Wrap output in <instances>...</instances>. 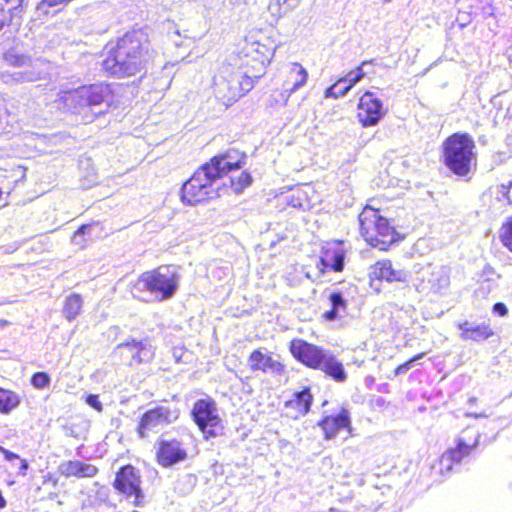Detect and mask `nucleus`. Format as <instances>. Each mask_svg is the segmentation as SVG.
I'll list each match as a JSON object with an SVG mask.
<instances>
[{"label":"nucleus","instance_id":"nucleus-1","mask_svg":"<svg viewBox=\"0 0 512 512\" xmlns=\"http://www.w3.org/2000/svg\"><path fill=\"white\" fill-rule=\"evenodd\" d=\"M103 70L111 76L126 77L140 72L150 59L149 43L142 31H131L106 45Z\"/></svg>","mask_w":512,"mask_h":512},{"label":"nucleus","instance_id":"nucleus-2","mask_svg":"<svg viewBox=\"0 0 512 512\" xmlns=\"http://www.w3.org/2000/svg\"><path fill=\"white\" fill-rule=\"evenodd\" d=\"M268 50L264 45L256 44L254 49L258 56L254 59L256 65L253 71L243 70L237 62L224 63L214 76V93L216 98L225 105H229L242 97L253 88L254 79L260 78L265 73L266 66L270 63L271 54L261 51ZM237 61V59H235Z\"/></svg>","mask_w":512,"mask_h":512},{"label":"nucleus","instance_id":"nucleus-3","mask_svg":"<svg viewBox=\"0 0 512 512\" xmlns=\"http://www.w3.org/2000/svg\"><path fill=\"white\" fill-rule=\"evenodd\" d=\"M56 103L74 113L85 114L90 111L97 116L103 114L114 103V90L111 84L98 83L82 86L74 90L61 91Z\"/></svg>","mask_w":512,"mask_h":512},{"label":"nucleus","instance_id":"nucleus-4","mask_svg":"<svg viewBox=\"0 0 512 512\" xmlns=\"http://www.w3.org/2000/svg\"><path fill=\"white\" fill-rule=\"evenodd\" d=\"M178 275L174 268L161 266L155 270L143 273L132 286V295L143 301H148V293L159 301L173 297L178 288Z\"/></svg>","mask_w":512,"mask_h":512},{"label":"nucleus","instance_id":"nucleus-5","mask_svg":"<svg viewBox=\"0 0 512 512\" xmlns=\"http://www.w3.org/2000/svg\"><path fill=\"white\" fill-rule=\"evenodd\" d=\"M473 138L467 133L450 135V173L468 182L477 170V153Z\"/></svg>","mask_w":512,"mask_h":512},{"label":"nucleus","instance_id":"nucleus-6","mask_svg":"<svg viewBox=\"0 0 512 512\" xmlns=\"http://www.w3.org/2000/svg\"><path fill=\"white\" fill-rule=\"evenodd\" d=\"M217 169L207 167L203 164L191 177L187 180L181 189V199L184 203L195 205L208 199L218 196L217 188L214 187L218 178L214 175Z\"/></svg>","mask_w":512,"mask_h":512},{"label":"nucleus","instance_id":"nucleus-7","mask_svg":"<svg viewBox=\"0 0 512 512\" xmlns=\"http://www.w3.org/2000/svg\"><path fill=\"white\" fill-rule=\"evenodd\" d=\"M5 61L14 67L23 68L20 71L5 72L2 77L7 84H18L25 82H35L41 78V71L38 69V63L23 54H17L10 50L4 54Z\"/></svg>","mask_w":512,"mask_h":512},{"label":"nucleus","instance_id":"nucleus-8","mask_svg":"<svg viewBox=\"0 0 512 512\" xmlns=\"http://www.w3.org/2000/svg\"><path fill=\"white\" fill-rule=\"evenodd\" d=\"M179 418V409L170 405H159L146 411L138 425L140 438L148 436L149 432H158L165 426L175 422Z\"/></svg>","mask_w":512,"mask_h":512},{"label":"nucleus","instance_id":"nucleus-9","mask_svg":"<svg viewBox=\"0 0 512 512\" xmlns=\"http://www.w3.org/2000/svg\"><path fill=\"white\" fill-rule=\"evenodd\" d=\"M113 354L118 356L128 365L148 363L155 355V349L148 338L136 340L131 338L118 344Z\"/></svg>","mask_w":512,"mask_h":512},{"label":"nucleus","instance_id":"nucleus-10","mask_svg":"<svg viewBox=\"0 0 512 512\" xmlns=\"http://www.w3.org/2000/svg\"><path fill=\"white\" fill-rule=\"evenodd\" d=\"M191 414L194 422L207 437L216 435L221 419L214 400L210 398L197 400Z\"/></svg>","mask_w":512,"mask_h":512},{"label":"nucleus","instance_id":"nucleus-11","mask_svg":"<svg viewBox=\"0 0 512 512\" xmlns=\"http://www.w3.org/2000/svg\"><path fill=\"white\" fill-rule=\"evenodd\" d=\"M114 488L128 498L133 497V504L140 506L143 503L144 494L141 490V477L132 465H125L116 473Z\"/></svg>","mask_w":512,"mask_h":512},{"label":"nucleus","instance_id":"nucleus-12","mask_svg":"<svg viewBox=\"0 0 512 512\" xmlns=\"http://www.w3.org/2000/svg\"><path fill=\"white\" fill-rule=\"evenodd\" d=\"M358 110L359 121L364 127L376 125L385 115L382 101L370 91L361 96Z\"/></svg>","mask_w":512,"mask_h":512},{"label":"nucleus","instance_id":"nucleus-13","mask_svg":"<svg viewBox=\"0 0 512 512\" xmlns=\"http://www.w3.org/2000/svg\"><path fill=\"white\" fill-rule=\"evenodd\" d=\"M290 352L301 363L310 368L318 369L328 350L302 339H293L290 342Z\"/></svg>","mask_w":512,"mask_h":512},{"label":"nucleus","instance_id":"nucleus-14","mask_svg":"<svg viewBox=\"0 0 512 512\" xmlns=\"http://www.w3.org/2000/svg\"><path fill=\"white\" fill-rule=\"evenodd\" d=\"M370 277L385 280L389 283H407L410 278V272L402 268L399 264H393L390 260L384 259L377 261L370 268Z\"/></svg>","mask_w":512,"mask_h":512},{"label":"nucleus","instance_id":"nucleus-15","mask_svg":"<svg viewBox=\"0 0 512 512\" xmlns=\"http://www.w3.org/2000/svg\"><path fill=\"white\" fill-rule=\"evenodd\" d=\"M244 155L235 149L228 150L224 154L214 156L210 162L205 163L207 167L217 169L214 174L218 179L232 170H237L242 167Z\"/></svg>","mask_w":512,"mask_h":512},{"label":"nucleus","instance_id":"nucleus-16","mask_svg":"<svg viewBox=\"0 0 512 512\" xmlns=\"http://www.w3.org/2000/svg\"><path fill=\"white\" fill-rule=\"evenodd\" d=\"M158 462L163 467H171L187 458L186 450L181 442L173 440H162L159 443L157 452Z\"/></svg>","mask_w":512,"mask_h":512},{"label":"nucleus","instance_id":"nucleus-17","mask_svg":"<svg viewBox=\"0 0 512 512\" xmlns=\"http://www.w3.org/2000/svg\"><path fill=\"white\" fill-rule=\"evenodd\" d=\"M286 80L284 82V91L280 94L283 99V105H286L289 96L297 89L302 87L308 77L306 69L299 63H290L285 68Z\"/></svg>","mask_w":512,"mask_h":512},{"label":"nucleus","instance_id":"nucleus-18","mask_svg":"<svg viewBox=\"0 0 512 512\" xmlns=\"http://www.w3.org/2000/svg\"><path fill=\"white\" fill-rule=\"evenodd\" d=\"M382 218L379 211L371 207H365L359 215L360 233L371 246L379 245L375 235Z\"/></svg>","mask_w":512,"mask_h":512},{"label":"nucleus","instance_id":"nucleus-19","mask_svg":"<svg viewBox=\"0 0 512 512\" xmlns=\"http://www.w3.org/2000/svg\"><path fill=\"white\" fill-rule=\"evenodd\" d=\"M248 364L253 371H262L275 375H282L285 371L283 364L268 353H263L260 349L254 350L250 354Z\"/></svg>","mask_w":512,"mask_h":512},{"label":"nucleus","instance_id":"nucleus-20","mask_svg":"<svg viewBox=\"0 0 512 512\" xmlns=\"http://www.w3.org/2000/svg\"><path fill=\"white\" fill-rule=\"evenodd\" d=\"M318 425L323 429L326 439L334 438L339 430L350 427V415L348 410L342 409L336 416H327Z\"/></svg>","mask_w":512,"mask_h":512},{"label":"nucleus","instance_id":"nucleus-21","mask_svg":"<svg viewBox=\"0 0 512 512\" xmlns=\"http://www.w3.org/2000/svg\"><path fill=\"white\" fill-rule=\"evenodd\" d=\"M62 475L66 477H94L98 473V468L92 464L83 463L81 461H67L59 467Z\"/></svg>","mask_w":512,"mask_h":512},{"label":"nucleus","instance_id":"nucleus-22","mask_svg":"<svg viewBox=\"0 0 512 512\" xmlns=\"http://www.w3.org/2000/svg\"><path fill=\"white\" fill-rule=\"evenodd\" d=\"M459 329L461 330V337L463 339H470L477 342L484 341L494 334L493 330L486 323L475 324L466 321L459 324Z\"/></svg>","mask_w":512,"mask_h":512},{"label":"nucleus","instance_id":"nucleus-23","mask_svg":"<svg viewBox=\"0 0 512 512\" xmlns=\"http://www.w3.org/2000/svg\"><path fill=\"white\" fill-rule=\"evenodd\" d=\"M318 369L322 370L327 376L336 382H344L347 379L342 362H340L330 351L323 358Z\"/></svg>","mask_w":512,"mask_h":512},{"label":"nucleus","instance_id":"nucleus-24","mask_svg":"<svg viewBox=\"0 0 512 512\" xmlns=\"http://www.w3.org/2000/svg\"><path fill=\"white\" fill-rule=\"evenodd\" d=\"M21 7L22 0H0V30L19 16Z\"/></svg>","mask_w":512,"mask_h":512},{"label":"nucleus","instance_id":"nucleus-25","mask_svg":"<svg viewBox=\"0 0 512 512\" xmlns=\"http://www.w3.org/2000/svg\"><path fill=\"white\" fill-rule=\"evenodd\" d=\"M468 431H463L461 437L457 441V447L450 449V462L460 463L464 458L469 456L470 451L477 446L478 436H475L472 441H466V434Z\"/></svg>","mask_w":512,"mask_h":512},{"label":"nucleus","instance_id":"nucleus-26","mask_svg":"<svg viewBox=\"0 0 512 512\" xmlns=\"http://www.w3.org/2000/svg\"><path fill=\"white\" fill-rule=\"evenodd\" d=\"M313 402V396L309 388H304L302 391L296 392L294 398L286 401L287 408H295L301 415H306L310 411Z\"/></svg>","mask_w":512,"mask_h":512},{"label":"nucleus","instance_id":"nucleus-27","mask_svg":"<svg viewBox=\"0 0 512 512\" xmlns=\"http://www.w3.org/2000/svg\"><path fill=\"white\" fill-rule=\"evenodd\" d=\"M301 0H271L268 11L275 20H279L287 13L294 10Z\"/></svg>","mask_w":512,"mask_h":512},{"label":"nucleus","instance_id":"nucleus-28","mask_svg":"<svg viewBox=\"0 0 512 512\" xmlns=\"http://www.w3.org/2000/svg\"><path fill=\"white\" fill-rule=\"evenodd\" d=\"M375 238L379 245L376 246L380 250H385L394 241V228L389 224L386 218H382L378 224Z\"/></svg>","mask_w":512,"mask_h":512},{"label":"nucleus","instance_id":"nucleus-29","mask_svg":"<svg viewBox=\"0 0 512 512\" xmlns=\"http://www.w3.org/2000/svg\"><path fill=\"white\" fill-rule=\"evenodd\" d=\"M331 303V309L324 313V318L328 321H334L337 318L342 317L346 312V301L342 294L334 292L329 297Z\"/></svg>","mask_w":512,"mask_h":512},{"label":"nucleus","instance_id":"nucleus-30","mask_svg":"<svg viewBox=\"0 0 512 512\" xmlns=\"http://www.w3.org/2000/svg\"><path fill=\"white\" fill-rule=\"evenodd\" d=\"M83 305L82 297L79 294H71L66 297L63 306V315L68 321L74 320L81 312Z\"/></svg>","mask_w":512,"mask_h":512},{"label":"nucleus","instance_id":"nucleus-31","mask_svg":"<svg viewBox=\"0 0 512 512\" xmlns=\"http://www.w3.org/2000/svg\"><path fill=\"white\" fill-rule=\"evenodd\" d=\"M321 263L324 267H331L336 272L342 271L344 267V254L339 250H328L321 257Z\"/></svg>","mask_w":512,"mask_h":512},{"label":"nucleus","instance_id":"nucleus-32","mask_svg":"<svg viewBox=\"0 0 512 512\" xmlns=\"http://www.w3.org/2000/svg\"><path fill=\"white\" fill-rule=\"evenodd\" d=\"M20 403L18 395L10 390L0 388V412L7 414Z\"/></svg>","mask_w":512,"mask_h":512},{"label":"nucleus","instance_id":"nucleus-33","mask_svg":"<svg viewBox=\"0 0 512 512\" xmlns=\"http://www.w3.org/2000/svg\"><path fill=\"white\" fill-rule=\"evenodd\" d=\"M500 240L504 247L512 252V217L502 224L500 229Z\"/></svg>","mask_w":512,"mask_h":512},{"label":"nucleus","instance_id":"nucleus-34","mask_svg":"<svg viewBox=\"0 0 512 512\" xmlns=\"http://www.w3.org/2000/svg\"><path fill=\"white\" fill-rule=\"evenodd\" d=\"M252 182V177L247 172H242L238 177L237 181L231 179V184L236 192L242 191L244 188L249 186Z\"/></svg>","mask_w":512,"mask_h":512},{"label":"nucleus","instance_id":"nucleus-35","mask_svg":"<svg viewBox=\"0 0 512 512\" xmlns=\"http://www.w3.org/2000/svg\"><path fill=\"white\" fill-rule=\"evenodd\" d=\"M50 383V377L45 372L34 373L31 378V384L37 389H43Z\"/></svg>","mask_w":512,"mask_h":512},{"label":"nucleus","instance_id":"nucleus-36","mask_svg":"<svg viewBox=\"0 0 512 512\" xmlns=\"http://www.w3.org/2000/svg\"><path fill=\"white\" fill-rule=\"evenodd\" d=\"M342 82L347 85L344 86L343 90L337 91L338 94H347V92L360 81V78L356 75V73L353 71H350L344 78L341 79Z\"/></svg>","mask_w":512,"mask_h":512},{"label":"nucleus","instance_id":"nucleus-37","mask_svg":"<svg viewBox=\"0 0 512 512\" xmlns=\"http://www.w3.org/2000/svg\"><path fill=\"white\" fill-rule=\"evenodd\" d=\"M424 353H420L414 357H412L411 359H409L408 361H406L405 363L399 365L396 369H395V375H401V374H405L409 369L412 368L413 364L424 357Z\"/></svg>","mask_w":512,"mask_h":512},{"label":"nucleus","instance_id":"nucleus-38","mask_svg":"<svg viewBox=\"0 0 512 512\" xmlns=\"http://www.w3.org/2000/svg\"><path fill=\"white\" fill-rule=\"evenodd\" d=\"M345 85L346 84L344 82H342V80L340 79L337 83H335L334 85H332L331 87H329L326 90L325 96L326 97H334V98H338V97L344 96L345 94H338V92H336V91L343 90Z\"/></svg>","mask_w":512,"mask_h":512},{"label":"nucleus","instance_id":"nucleus-39","mask_svg":"<svg viewBox=\"0 0 512 512\" xmlns=\"http://www.w3.org/2000/svg\"><path fill=\"white\" fill-rule=\"evenodd\" d=\"M373 60H370V61H364L362 62V64L357 67L354 72L356 73V75L358 76V78H360V80L365 77L367 74H370V73H373L374 71H365V68L367 67H372L373 65Z\"/></svg>","mask_w":512,"mask_h":512},{"label":"nucleus","instance_id":"nucleus-40","mask_svg":"<svg viewBox=\"0 0 512 512\" xmlns=\"http://www.w3.org/2000/svg\"><path fill=\"white\" fill-rule=\"evenodd\" d=\"M86 403L95 410H97L98 412H101L103 409L102 403L100 402L98 395H88L86 398Z\"/></svg>","mask_w":512,"mask_h":512},{"label":"nucleus","instance_id":"nucleus-41","mask_svg":"<svg viewBox=\"0 0 512 512\" xmlns=\"http://www.w3.org/2000/svg\"><path fill=\"white\" fill-rule=\"evenodd\" d=\"M493 312L499 316H505L508 313V309L504 303L498 302L494 304Z\"/></svg>","mask_w":512,"mask_h":512},{"label":"nucleus","instance_id":"nucleus-42","mask_svg":"<svg viewBox=\"0 0 512 512\" xmlns=\"http://www.w3.org/2000/svg\"><path fill=\"white\" fill-rule=\"evenodd\" d=\"M0 452L4 455L5 460L12 461L20 459V456L0 446Z\"/></svg>","mask_w":512,"mask_h":512},{"label":"nucleus","instance_id":"nucleus-43","mask_svg":"<svg viewBox=\"0 0 512 512\" xmlns=\"http://www.w3.org/2000/svg\"><path fill=\"white\" fill-rule=\"evenodd\" d=\"M442 162L448 167V138L442 142Z\"/></svg>","mask_w":512,"mask_h":512},{"label":"nucleus","instance_id":"nucleus-44","mask_svg":"<svg viewBox=\"0 0 512 512\" xmlns=\"http://www.w3.org/2000/svg\"><path fill=\"white\" fill-rule=\"evenodd\" d=\"M90 230V225H82L78 228V230L74 233L73 241L77 242V239L87 233V231Z\"/></svg>","mask_w":512,"mask_h":512},{"label":"nucleus","instance_id":"nucleus-45","mask_svg":"<svg viewBox=\"0 0 512 512\" xmlns=\"http://www.w3.org/2000/svg\"><path fill=\"white\" fill-rule=\"evenodd\" d=\"M19 462H20V466H19V471L18 473L22 476H25L26 475V472L29 468V464L28 462L25 460V459H18Z\"/></svg>","mask_w":512,"mask_h":512},{"label":"nucleus","instance_id":"nucleus-46","mask_svg":"<svg viewBox=\"0 0 512 512\" xmlns=\"http://www.w3.org/2000/svg\"><path fill=\"white\" fill-rule=\"evenodd\" d=\"M206 7L212 10H220L221 5L219 0H207Z\"/></svg>","mask_w":512,"mask_h":512},{"label":"nucleus","instance_id":"nucleus-47","mask_svg":"<svg viewBox=\"0 0 512 512\" xmlns=\"http://www.w3.org/2000/svg\"><path fill=\"white\" fill-rule=\"evenodd\" d=\"M171 40L174 42V44L176 46H182L183 45V42L180 41L178 38L181 37V34L179 32V30H175L173 33H171Z\"/></svg>","mask_w":512,"mask_h":512},{"label":"nucleus","instance_id":"nucleus-48","mask_svg":"<svg viewBox=\"0 0 512 512\" xmlns=\"http://www.w3.org/2000/svg\"><path fill=\"white\" fill-rule=\"evenodd\" d=\"M64 430H65V435L70 436V437H77V435L74 432V429L72 427L65 426Z\"/></svg>","mask_w":512,"mask_h":512},{"label":"nucleus","instance_id":"nucleus-49","mask_svg":"<svg viewBox=\"0 0 512 512\" xmlns=\"http://www.w3.org/2000/svg\"><path fill=\"white\" fill-rule=\"evenodd\" d=\"M196 478L193 475H185L180 481H185L187 483L195 482Z\"/></svg>","mask_w":512,"mask_h":512},{"label":"nucleus","instance_id":"nucleus-50","mask_svg":"<svg viewBox=\"0 0 512 512\" xmlns=\"http://www.w3.org/2000/svg\"><path fill=\"white\" fill-rule=\"evenodd\" d=\"M468 416H473L475 418H486L487 415L484 414V413H480V414H467Z\"/></svg>","mask_w":512,"mask_h":512},{"label":"nucleus","instance_id":"nucleus-51","mask_svg":"<svg viewBox=\"0 0 512 512\" xmlns=\"http://www.w3.org/2000/svg\"><path fill=\"white\" fill-rule=\"evenodd\" d=\"M5 199L3 198V192L0 190V208L5 205Z\"/></svg>","mask_w":512,"mask_h":512},{"label":"nucleus","instance_id":"nucleus-52","mask_svg":"<svg viewBox=\"0 0 512 512\" xmlns=\"http://www.w3.org/2000/svg\"><path fill=\"white\" fill-rule=\"evenodd\" d=\"M507 53H508L509 61L512 64V45L508 48Z\"/></svg>","mask_w":512,"mask_h":512},{"label":"nucleus","instance_id":"nucleus-53","mask_svg":"<svg viewBox=\"0 0 512 512\" xmlns=\"http://www.w3.org/2000/svg\"><path fill=\"white\" fill-rule=\"evenodd\" d=\"M8 324V321L6 320H0V326H5Z\"/></svg>","mask_w":512,"mask_h":512},{"label":"nucleus","instance_id":"nucleus-54","mask_svg":"<svg viewBox=\"0 0 512 512\" xmlns=\"http://www.w3.org/2000/svg\"><path fill=\"white\" fill-rule=\"evenodd\" d=\"M365 71H373V70L367 67V69L365 68Z\"/></svg>","mask_w":512,"mask_h":512},{"label":"nucleus","instance_id":"nucleus-55","mask_svg":"<svg viewBox=\"0 0 512 512\" xmlns=\"http://www.w3.org/2000/svg\"><path fill=\"white\" fill-rule=\"evenodd\" d=\"M390 0H385V2H389Z\"/></svg>","mask_w":512,"mask_h":512}]
</instances>
